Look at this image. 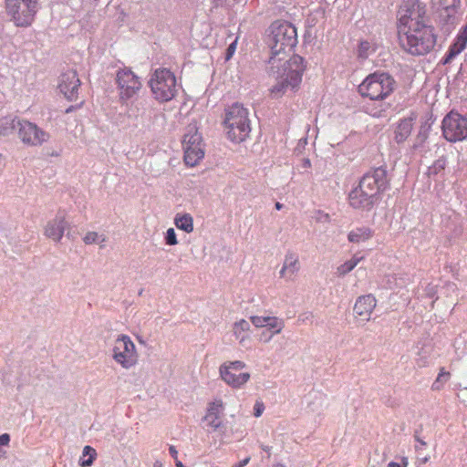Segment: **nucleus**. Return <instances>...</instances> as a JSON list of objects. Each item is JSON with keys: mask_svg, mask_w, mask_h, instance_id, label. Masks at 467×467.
<instances>
[{"mask_svg": "<svg viewBox=\"0 0 467 467\" xmlns=\"http://www.w3.org/2000/svg\"><path fill=\"white\" fill-rule=\"evenodd\" d=\"M265 410V405L262 401L257 400L254 407V415L255 417H260Z\"/></svg>", "mask_w": 467, "mask_h": 467, "instance_id": "38", "label": "nucleus"}, {"mask_svg": "<svg viewBox=\"0 0 467 467\" xmlns=\"http://www.w3.org/2000/svg\"><path fill=\"white\" fill-rule=\"evenodd\" d=\"M83 242L86 244H98L99 247H104L107 236L102 233L88 232L83 237Z\"/></svg>", "mask_w": 467, "mask_h": 467, "instance_id": "29", "label": "nucleus"}, {"mask_svg": "<svg viewBox=\"0 0 467 467\" xmlns=\"http://www.w3.org/2000/svg\"><path fill=\"white\" fill-rule=\"evenodd\" d=\"M165 244L167 245H176L178 244V240L176 236V233L173 228H169L165 234Z\"/></svg>", "mask_w": 467, "mask_h": 467, "instance_id": "36", "label": "nucleus"}, {"mask_svg": "<svg viewBox=\"0 0 467 467\" xmlns=\"http://www.w3.org/2000/svg\"><path fill=\"white\" fill-rule=\"evenodd\" d=\"M413 120L412 118H404L400 119L395 126L393 138L398 144L405 142L410 136L413 130Z\"/></svg>", "mask_w": 467, "mask_h": 467, "instance_id": "20", "label": "nucleus"}, {"mask_svg": "<svg viewBox=\"0 0 467 467\" xmlns=\"http://www.w3.org/2000/svg\"><path fill=\"white\" fill-rule=\"evenodd\" d=\"M170 453L175 459L176 467H184L182 462L177 459L178 451H176L174 446H170Z\"/></svg>", "mask_w": 467, "mask_h": 467, "instance_id": "39", "label": "nucleus"}, {"mask_svg": "<svg viewBox=\"0 0 467 467\" xmlns=\"http://www.w3.org/2000/svg\"><path fill=\"white\" fill-rule=\"evenodd\" d=\"M237 40L238 38L236 37L234 39V42H232L229 47H227L226 49V53H225V60H230L234 54L235 53V50H236V46H237Z\"/></svg>", "mask_w": 467, "mask_h": 467, "instance_id": "37", "label": "nucleus"}, {"mask_svg": "<svg viewBox=\"0 0 467 467\" xmlns=\"http://www.w3.org/2000/svg\"><path fill=\"white\" fill-rule=\"evenodd\" d=\"M275 209H276V210H281V209L283 208V204H282V203H280V202H275Z\"/></svg>", "mask_w": 467, "mask_h": 467, "instance_id": "45", "label": "nucleus"}, {"mask_svg": "<svg viewBox=\"0 0 467 467\" xmlns=\"http://www.w3.org/2000/svg\"><path fill=\"white\" fill-rule=\"evenodd\" d=\"M388 467H400V465L396 462H391L389 463Z\"/></svg>", "mask_w": 467, "mask_h": 467, "instance_id": "46", "label": "nucleus"}, {"mask_svg": "<svg viewBox=\"0 0 467 467\" xmlns=\"http://www.w3.org/2000/svg\"><path fill=\"white\" fill-rule=\"evenodd\" d=\"M461 0H440V5L447 12L448 16H451L460 6Z\"/></svg>", "mask_w": 467, "mask_h": 467, "instance_id": "32", "label": "nucleus"}, {"mask_svg": "<svg viewBox=\"0 0 467 467\" xmlns=\"http://www.w3.org/2000/svg\"><path fill=\"white\" fill-rule=\"evenodd\" d=\"M451 376L449 371H446L444 368H441L436 379L431 384V389L433 391L443 389L445 384L450 380Z\"/></svg>", "mask_w": 467, "mask_h": 467, "instance_id": "30", "label": "nucleus"}, {"mask_svg": "<svg viewBox=\"0 0 467 467\" xmlns=\"http://www.w3.org/2000/svg\"><path fill=\"white\" fill-rule=\"evenodd\" d=\"M174 225L179 230L190 234L193 231V218L190 213H179L174 217Z\"/></svg>", "mask_w": 467, "mask_h": 467, "instance_id": "25", "label": "nucleus"}, {"mask_svg": "<svg viewBox=\"0 0 467 467\" xmlns=\"http://www.w3.org/2000/svg\"><path fill=\"white\" fill-rule=\"evenodd\" d=\"M425 461H426V458H424V459L422 460V462H420V463H425Z\"/></svg>", "mask_w": 467, "mask_h": 467, "instance_id": "48", "label": "nucleus"}, {"mask_svg": "<svg viewBox=\"0 0 467 467\" xmlns=\"http://www.w3.org/2000/svg\"><path fill=\"white\" fill-rule=\"evenodd\" d=\"M112 359L123 369H130L137 365L139 354L135 344L127 335H119L112 347Z\"/></svg>", "mask_w": 467, "mask_h": 467, "instance_id": "8", "label": "nucleus"}, {"mask_svg": "<svg viewBox=\"0 0 467 467\" xmlns=\"http://www.w3.org/2000/svg\"><path fill=\"white\" fill-rule=\"evenodd\" d=\"M416 441H418L421 446H423V447L427 445V443H426L423 440L420 439L419 437H416Z\"/></svg>", "mask_w": 467, "mask_h": 467, "instance_id": "43", "label": "nucleus"}, {"mask_svg": "<svg viewBox=\"0 0 467 467\" xmlns=\"http://www.w3.org/2000/svg\"><path fill=\"white\" fill-rule=\"evenodd\" d=\"M277 60L275 65H270L271 74L275 79V84L269 89L270 95L275 98L282 97L287 90H296L306 71V65L302 57L292 56L288 60L280 64Z\"/></svg>", "mask_w": 467, "mask_h": 467, "instance_id": "2", "label": "nucleus"}, {"mask_svg": "<svg viewBox=\"0 0 467 467\" xmlns=\"http://www.w3.org/2000/svg\"><path fill=\"white\" fill-rule=\"evenodd\" d=\"M358 183L379 201L380 195L389 188L388 171L383 167L374 168L366 172Z\"/></svg>", "mask_w": 467, "mask_h": 467, "instance_id": "11", "label": "nucleus"}, {"mask_svg": "<svg viewBox=\"0 0 467 467\" xmlns=\"http://www.w3.org/2000/svg\"><path fill=\"white\" fill-rule=\"evenodd\" d=\"M397 31L400 48L414 57L431 53L437 44L435 27L430 23L426 5L420 0H403Z\"/></svg>", "mask_w": 467, "mask_h": 467, "instance_id": "1", "label": "nucleus"}, {"mask_svg": "<svg viewBox=\"0 0 467 467\" xmlns=\"http://www.w3.org/2000/svg\"><path fill=\"white\" fill-rule=\"evenodd\" d=\"M266 44L271 51L270 65L285 59L297 44L296 26L285 20L274 21L267 29Z\"/></svg>", "mask_w": 467, "mask_h": 467, "instance_id": "3", "label": "nucleus"}, {"mask_svg": "<svg viewBox=\"0 0 467 467\" xmlns=\"http://www.w3.org/2000/svg\"><path fill=\"white\" fill-rule=\"evenodd\" d=\"M397 88L394 78L387 72L376 71L368 75L358 87L361 98L375 102L386 101Z\"/></svg>", "mask_w": 467, "mask_h": 467, "instance_id": "4", "label": "nucleus"}, {"mask_svg": "<svg viewBox=\"0 0 467 467\" xmlns=\"http://www.w3.org/2000/svg\"><path fill=\"white\" fill-rule=\"evenodd\" d=\"M150 87L155 99L161 102L170 101L177 93L176 78L166 68L154 71L150 79Z\"/></svg>", "mask_w": 467, "mask_h": 467, "instance_id": "6", "label": "nucleus"}, {"mask_svg": "<svg viewBox=\"0 0 467 467\" xmlns=\"http://www.w3.org/2000/svg\"><path fill=\"white\" fill-rule=\"evenodd\" d=\"M97 452L96 450L90 446H85L83 449V454L80 458V465L82 467L89 466L93 463L96 458Z\"/></svg>", "mask_w": 467, "mask_h": 467, "instance_id": "31", "label": "nucleus"}, {"mask_svg": "<svg viewBox=\"0 0 467 467\" xmlns=\"http://www.w3.org/2000/svg\"><path fill=\"white\" fill-rule=\"evenodd\" d=\"M265 324H266L265 327H267L269 330L272 331V334L269 337L265 338V342L270 341V339L272 338V337L274 335L281 333V331L285 327L284 320L277 317L270 316V317L268 318V322H266Z\"/></svg>", "mask_w": 467, "mask_h": 467, "instance_id": "28", "label": "nucleus"}, {"mask_svg": "<svg viewBox=\"0 0 467 467\" xmlns=\"http://www.w3.org/2000/svg\"><path fill=\"white\" fill-rule=\"evenodd\" d=\"M467 42L465 38L456 36L454 42L450 46L445 57H443V64L451 63L456 56L462 52L466 47Z\"/></svg>", "mask_w": 467, "mask_h": 467, "instance_id": "23", "label": "nucleus"}, {"mask_svg": "<svg viewBox=\"0 0 467 467\" xmlns=\"http://www.w3.org/2000/svg\"><path fill=\"white\" fill-rule=\"evenodd\" d=\"M10 442V435L7 433H4L0 435V447L7 446Z\"/></svg>", "mask_w": 467, "mask_h": 467, "instance_id": "41", "label": "nucleus"}, {"mask_svg": "<svg viewBox=\"0 0 467 467\" xmlns=\"http://www.w3.org/2000/svg\"><path fill=\"white\" fill-rule=\"evenodd\" d=\"M457 36L465 38V42H467V25L462 28Z\"/></svg>", "mask_w": 467, "mask_h": 467, "instance_id": "42", "label": "nucleus"}, {"mask_svg": "<svg viewBox=\"0 0 467 467\" xmlns=\"http://www.w3.org/2000/svg\"><path fill=\"white\" fill-rule=\"evenodd\" d=\"M247 462H248V459L244 460V464H246V463H247Z\"/></svg>", "mask_w": 467, "mask_h": 467, "instance_id": "47", "label": "nucleus"}, {"mask_svg": "<svg viewBox=\"0 0 467 467\" xmlns=\"http://www.w3.org/2000/svg\"><path fill=\"white\" fill-rule=\"evenodd\" d=\"M363 259L364 256L355 254L349 260L337 266V274L340 276L346 275L350 273Z\"/></svg>", "mask_w": 467, "mask_h": 467, "instance_id": "26", "label": "nucleus"}, {"mask_svg": "<svg viewBox=\"0 0 467 467\" xmlns=\"http://www.w3.org/2000/svg\"><path fill=\"white\" fill-rule=\"evenodd\" d=\"M447 166V159L444 156L440 157L437 159L431 167L430 168L431 172L437 174L441 171H442Z\"/></svg>", "mask_w": 467, "mask_h": 467, "instance_id": "34", "label": "nucleus"}, {"mask_svg": "<svg viewBox=\"0 0 467 467\" xmlns=\"http://www.w3.org/2000/svg\"><path fill=\"white\" fill-rule=\"evenodd\" d=\"M5 10L16 26H28L37 10L36 0H5Z\"/></svg>", "mask_w": 467, "mask_h": 467, "instance_id": "7", "label": "nucleus"}, {"mask_svg": "<svg viewBox=\"0 0 467 467\" xmlns=\"http://www.w3.org/2000/svg\"><path fill=\"white\" fill-rule=\"evenodd\" d=\"M311 163H310V161L308 159H305L304 160V166L308 168L310 167Z\"/></svg>", "mask_w": 467, "mask_h": 467, "instance_id": "44", "label": "nucleus"}, {"mask_svg": "<svg viewBox=\"0 0 467 467\" xmlns=\"http://www.w3.org/2000/svg\"><path fill=\"white\" fill-rule=\"evenodd\" d=\"M116 81L119 90V99L123 102L132 99L141 88L139 78L127 68L117 73Z\"/></svg>", "mask_w": 467, "mask_h": 467, "instance_id": "13", "label": "nucleus"}, {"mask_svg": "<svg viewBox=\"0 0 467 467\" xmlns=\"http://www.w3.org/2000/svg\"><path fill=\"white\" fill-rule=\"evenodd\" d=\"M385 111L383 109H372L368 111V114L374 118H381L384 116Z\"/></svg>", "mask_w": 467, "mask_h": 467, "instance_id": "40", "label": "nucleus"}, {"mask_svg": "<svg viewBox=\"0 0 467 467\" xmlns=\"http://www.w3.org/2000/svg\"><path fill=\"white\" fill-rule=\"evenodd\" d=\"M80 86V80L77 71L69 69L61 74L58 81V89L68 100L78 99V91Z\"/></svg>", "mask_w": 467, "mask_h": 467, "instance_id": "17", "label": "nucleus"}, {"mask_svg": "<svg viewBox=\"0 0 467 467\" xmlns=\"http://www.w3.org/2000/svg\"><path fill=\"white\" fill-rule=\"evenodd\" d=\"M17 134L21 141L28 146H40L49 139L47 132L26 119L18 122Z\"/></svg>", "mask_w": 467, "mask_h": 467, "instance_id": "14", "label": "nucleus"}, {"mask_svg": "<svg viewBox=\"0 0 467 467\" xmlns=\"http://www.w3.org/2000/svg\"><path fill=\"white\" fill-rule=\"evenodd\" d=\"M19 121V119L12 116L0 118V136L5 137L13 134L15 130H18Z\"/></svg>", "mask_w": 467, "mask_h": 467, "instance_id": "24", "label": "nucleus"}, {"mask_svg": "<svg viewBox=\"0 0 467 467\" xmlns=\"http://www.w3.org/2000/svg\"><path fill=\"white\" fill-rule=\"evenodd\" d=\"M184 143L186 144L184 161L188 166L193 167L202 160L204 155L202 134L195 125L188 126L187 133L184 135Z\"/></svg>", "mask_w": 467, "mask_h": 467, "instance_id": "10", "label": "nucleus"}, {"mask_svg": "<svg viewBox=\"0 0 467 467\" xmlns=\"http://www.w3.org/2000/svg\"><path fill=\"white\" fill-rule=\"evenodd\" d=\"M374 50L375 47L370 42L367 40L361 41L358 46V56L360 57L366 58Z\"/></svg>", "mask_w": 467, "mask_h": 467, "instance_id": "33", "label": "nucleus"}, {"mask_svg": "<svg viewBox=\"0 0 467 467\" xmlns=\"http://www.w3.org/2000/svg\"><path fill=\"white\" fill-rule=\"evenodd\" d=\"M223 126L226 138L233 143L245 141L252 130L248 109L239 103L233 104L225 109Z\"/></svg>", "mask_w": 467, "mask_h": 467, "instance_id": "5", "label": "nucleus"}, {"mask_svg": "<svg viewBox=\"0 0 467 467\" xmlns=\"http://www.w3.org/2000/svg\"><path fill=\"white\" fill-rule=\"evenodd\" d=\"M67 228L68 223L66 219V213L64 212H57L54 217L47 222L44 227V234L47 238L58 243Z\"/></svg>", "mask_w": 467, "mask_h": 467, "instance_id": "16", "label": "nucleus"}, {"mask_svg": "<svg viewBox=\"0 0 467 467\" xmlns=\"http://www.w3.org/2000/svg\"><path fill=\"white\" fill-rule=\"evenodd\" d=\"M270 316L263 317V316H253L250 317L252 324L258 328L265 327L266 322H268V318Z\"/></svg>", "mask_w": 467, "mask_h": 467, "instance_id": "35", "label": "nucleus"}, {"mask_svg": "<svg viewBox=\"0 0 467 467\" xmlns=\"http://www.w3.org/2000/svg\"><path fill=\"white\" fill-rule=\"evenodd\" d=\"M223 403L222 400H216L210 403L206 412V424L216 430L223 423Z\"/></svg>", "mask_w": 467, "mask_h": 467, "instance_id": "19", "label": "nucleus"}, {"mask_svg": "<svg viewBox=\"0 0 467 467\" xmlns=\"http://www.w3.org/2000/svg\"><path fill=\"white\" fill-rule=\"evenodd\" d=\"M250 331V323L245 319L236 321L233 326V332L241 342L248 337Z\"/></svg>", "mask_w": 467, "mask_h": 467, "instance_id": "27", "label": "nucleus"}, {"mask_svg": "<svg viewBox=\"0 0 467 467\" xmlns=\"http://www.w3.org/2000/svg\"><path fill=\"white\" fill-rule=\"evenodd\" d=\"M348 202L349 206L355 210L368 212L373 209L379 201L358 183L357 187L349 192Z\"/></svg>", "mask_w": 467, "mask_h": 467, "instance_id": "15", "label": "nucleus"}, {"mask_svg": "<svg viewBox=\"0 0 467 467\" xmlns=\"http://www.w3.org/2000/svg\"><path fill=\"white\" fill-rule=\"evenodd\" d=\"M298 256L293 253L287 254L284 265L280 270V276L286 279H293L299 270Z\"/></svg>", "mask_w": 467, "mask_h": 467, "instance_id": "22", "label": "nucleus"}, {"mask_svg": "<svg viewBox=\"0 0 467 467\" xmlns=\"http://www.w3.org/2000/svg\"><path fill=\"white\" fill-rule=\"evenodd\" d=\"M442 135L450 142L462 141L467 139V118L451 111L442 119Z\"/></svg>", "mask_w": 467, "mask_h": 467, "instance_id": "9", "label": "nucleus"}, {"mask_svg": "<svg viewBox=\"0 0 467 467\" xmlns=\"http://www.w3.org/2000/svg\"><path fill=\"white\" fill-rule=\"evenodd\" d=\"M245 367V363L239 360L225 362L220 368L221 377L227 385L239 389L251 378L249 372L244 371Z\"/></svg>", "mask_w": 467, "mask_h": 467, "instance_id": "12", "label": "nucleus"}, {"mask_svg": "<svg viewBox=\"0 0 467 467\" xmlns=\"http://www.w3.org/2000/svg\"><path fill=\"white\" fill-rule=\"evenodd\" d=\"M375 231L368 226L355 227L348 234V241L354 244L368 242L373 238Z\"/></svg>", "mask_w": 467, "mask_h": 467, "instance_id": "21", "label": "nucleus"}, {"mask_svg": "<svg viewBox=\"0 0 467 467\" xmlns=\"http://www.w3.org/2000/svg\"><path fill=\"white\" fill-rule=\"evenodd\" d=\"M377 303L378 301L372 294L359 296L353 306L354 317L362 322L369 321Z\"/></svg>", "mask_w": 467, "mask_h": 467, "instance_id": "18", "label": "nucleus"}]
</instances>
